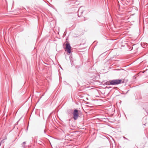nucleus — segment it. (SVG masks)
I'll return each mask as SVG.
<instances>
[{"label":"nucleus","instance_id":"4","mask_svg":"<svg viewBox=\"0 0 148 148\" xmlns=\"http://www.w3.org/2000/svg\"><path fill=\"white\" fill-rule=\"evenodd\" d=\"M111 82V81H110L107 82L106 83V84L107 85H111L110 83Z\"/></svg>","mask_w":148,"mask_h":148},{"label":"nucleus","instance_id":"9","mask_svg":"<svg viewBox=\"0 0 148 148\" xmlns=\"http://www.w3.org/2000/svg\"><path fill=\"white\" fill-rule=\"evenodd\" d=\"M1 143H0V146H1Z\"/></svg>","mask_w":148,"mask_h":148},{"label":"nucleus","instance_id":"10","mask_svg":"<svg viewBox=\"0 0 148 148\" xmlns=\"http://www.w3.org/2000/svg\"><path fill=\"white\" fill-rule=\"evenodd\" d=\"M79 9L78 10V12H79Z\"/></svg>","mask_w":148,"mask_h":148},{"label":"nucleus","instance_id":"5","mask_svg":"<svg viewBox=\"0 0 148 148\" xmlns=\"http://www.w3.org/2000/svg\"><path fill=\"white\" fill-rule=\"evenodd\" d=\"M26 143V142H24L23 143V144H25V143Z\"/></svg>","mask_w":148,"mask_h":148},{"label":"nucleus","instance_id":"8","mask_svg":"<svg viewBox=\"0 0 148 148\" xmlns=\"http://www.w3.org/2000/svg\"><path fill=\"white\" fill-rule=\"evenodd\" d=\"M3 140H1V142H2L3 141Z\"/></svg>","mask_w":148,"mask_h":148},{"label":"nucleus","instance_id":"7","mask_svg":"<svg viewBox=\"0 0 148 148\" xmlns=\"http://www.w3.org/2000/svg\"><path fill=\"white\" fill-rule=\"evenodd\" d=\"M23 146L24 147V148H25V147L23 145Z\"/></svg>","mask_w":148,"mask_h":148},{"label":"nucleus","instance_id":"3","mask_svg":"<svg viewBox=\"0 0 148 148\" xmlns=\"http://www.w3.org/2000/svg\"><path fill=\"white\" fill-rule=\"evenodd\" d=\"M73 119L75 120H76L78 118L79 115L78 111L77 110H74L73 112Z\"/></svg>","mask_w":148,"mask_h":148},{"label":"nucleus","instance_id":"2","mask_svg":"<svg viewBox=\"0 0 148 148\" xmlns=\"http://www.w3.org/2000/svg\"><path fill=\"white\" fill-rule=\"evenodd\" d=\"M65 51H66L68 53H71V47L69 44L67 43L66 44Z\"/></svg>","mask_w":148,"mask_h":148},{"label":"nucleus","instance_id":"1","mask_svg":"<svg viewBox=\"0 0 148 148\" xmlns=\"http://www.w3.org/2000/svg\"><path fill=\"white\" fill-rule=\"evenodd\" d=\"M122 81L121 79H114L111 81V82L110 83L111 85H118L121 83Z\"/></svg>","mask_w":148,"mask_h":148},{"label":"nucleus","instance_id":"11","mask_svg":"<svg viewBox=\"0 0 148 148\" xmlns=\"http://www.w3.org/2000/svg\"><path fill=\"white\" fill-rule=\"evenodd\" d=\"M60 68H61V69H62V67H61Z\"/></svg>","mask_w":148,"mask_h":148},{"label":"nucleus","instance_id":"6","mask_svg":"<svg viewBox=\"0 0 148 148\" xmlns=\"http://www.w3.org/2000/svg\"><path fill=\"white\" fill-rule=\"evenodd\" d=\"M44 133H46V131H45V130L44 131Z\"/></svg>","mask_w":148,"mask_h":148}]
</instances>
